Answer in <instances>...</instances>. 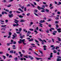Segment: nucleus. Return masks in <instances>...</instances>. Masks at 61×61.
I'll return each mask as SVG.
<instances>
[{
    "label": "nucleus",
    "mask_w": 61,
    "mask_h": 61,
    "mask_svg": "<svg viewBox=\"0 0 61 61\" xmlns=\"http://www.w3.org/2000/svg\"><path fill=\"white\" fill-rule=\"evenodd\" d=\"M18 10H20V11H21V12H24V11H23L21 8H19Z\"/></svg>",
    "instance_id": "13"
},
{
    "label": "nucleus",
    "mask_w": 61,
    "mask_h": 61,
    "mask_svg": "<svg viewBox=\"0 0 61 61\" xmlns=\"http://www.w3.org/2000/svg\"><path fill=\"white\" fill-rule=\"evenodd\" d=\"M57 38L58 39V40L59 41H61V39H60V38L58 37H57Z\"/></svg>",
    "instance_id": "20"
},
{
    "label": "nucleus",
    "mask_w": 61,
    "mask_h": 61,
    "mask_svg": "<svg viewBox=\"0 0 61 61\" xmlns=\"http://www.w3.org/2000/svg\"><path fill=\"white\" fill-rule=\"evenodd\" d=\"M10 53H12V54H13L14 53V51L13 50L10 51Z\"/></svg>",
    "instance_id": "12"
},
{
    "label": "nucleus",
    "mask_w": 61,
    "mask_h": 61,
    "mask_svg": "<svg viewBox=\"0 0 61 61\" xmlns=\"http://www.w3.org/2000/svg\"><path fill=\"white\" fill-rule=\"evenodd\" d=\"M59 19V18L57 17H56L55 18V19Z\"/></svg>",
    "instance_id": "59"
},
{
    "label": "nucleus",
    "mask_w": 61,
    "mask_h": 61,
    "mask_svg": "<svg viewBox=\"0 0 61 61\" xmlns=\"http://www.w3.org/2000/svg\"><path fill=\"white\" fill-rule=\"evenodd\" d=\"M46 32L47 33H49V30H46Z\"/></svg>",
    "instance_id": "24"
},
{
    "label": "nucleus",
    "mask_w": 61,
    "mask_h": 61,
    "mask_svg": "<svg viewBox=\"0 0 61 61\" xmlns=\"http://www.w3.org/2000/svg\"><path fill=\"white\" fill-rule=\"evenodd\" d=\"M20 38H21V39H23V36H20Z\"/></svg>",
    "instance_id": "44"
},
{
    "label": "nucleus",
    "mask_w": 61,
    "mask_h": 61,
    "mask_svg": "<svg viewBox=\"0 0 61 61\" xmlns=\"http://www.w3.org/2000/svg\"><path fill=\"white\" fill-rule=\"evenodd\" d=\"M61 29L60 28L57 29V31H58V33H60L61 32Z\"/></svg>",
    "instance_id": "7"
},
{
    "label": "nucleus",
    "mask_w": 61,
    "mask_h": 61,
    "mask_svg": "<svg viewBox=\"0 0 61 61\" xmlns=\"http://www.w3.org/2000/svg\"><path fill=\"white\" fill-rule=\"evenodd\" d=\"M26 15L27 16H29V15H30V13H28Z\"/></svg>",
    "instance_id": "46"
},
{
    "label": "nucleus",
    "mask_w": 61,
    "mask_h": 61,
    "mask_svg": "<svg viewBox=\"0 0 61 61\" xmlns=\"http://www.w3.org/2000/svg\"><path fill=\"white\" fill-rule=\"evenodd\" d=\"M38 39H39V41H42L43 42L44 41L46 43V41L45 40H43V41H42V40H41V39L39 38H38Z\"/></svg>",
    "instance_id": "3"
},
{
    "label": "nucleus",
    "mask_w": 61,
    "mask_h": 61,
    "mask_svg": "<svg viewBox=\"0 0 61 61\" xmlns=\"http://www.w3.org/2000/svg\"><path fill=\"white\" fill-rule=\"evenodd\" d=\"M39 51L41 53V54H43V52L42 51L39 50Z\"/></svg>",
    "instance_id": "27"
},
{
    "label": "nucleus",
    "mask_w": 61,
    "mask_h": 61,
    "mask_svg": "<svg viewBox=\"0 0 61 61\" xmlns=\"http://www.w3.org/2000/svg\"><path fill=\"white\" fill-rule=\"evenodd\" d=\"M51 19H48V20H47V21H51Z\"/></svg>",
    "instance_id": "29"
},
{
    "label": "nucleus",
    "mask_w": 61,
    "mask_h": 61,
    "mask_svg": "<svg viewBox=\"0 0 61 61\" xmlns=\"http://www.w3.org/2000/svg\"><path fill=\"white\" fill-rule=\"evenodd\" d=\"M5 11H6V12H9V10L7 9L5 10Z\"/></svg>",
    "instance_id": "39"
},
{
    "label": "nucleus",
    "mask_w": 61,
    "mask_h": 61,
    "mask_svg": "<svg viewBox=\"0 0 61 61\" xmlns=\"http://www.w3.org/2000/svg\"><path fill=\"white\" fill-rule=\"evenodd\" d=\"M12 11H10V12H9V13L10 14H12Z\"/></svg>",
    "instance_id": "43"
},
{
    "label": "nucleus",
    "mask_w": 61,
    "mask_h": 61,
    "mask_svg": "<svg viewBox=\"0 0 61 61\" xmlns=\"http://www.w3.org/2000/svg\"><path fill=\"white\" fill-rule=\"evenodd\" d=\"M10 43H7V46H10Z\"/></svg>",
    "instance_id": "38"
},
{
    "label": "nucleus",
    "mask_w": 61,
    "mask_h": 61,
    "mask_svg": "<svg viewBox=\"0 0 61 61\" xmlns=\"http://www.w3.org/2000/svg\"><path fill=\"white\" fill-rule=\"evenodd\" d=\"M52 6V4H50V6H49V7H51V6Z\"/></svg>",
    "instance_id": "55"
},
{
    "label": "nucleus",
    "mask_w": 61,
    "mask_h": 61,
    "mask_svg": "<svg viewBox=\"0 0 61 61\" xmlns=\"http://www.w3.org/2000/svg\"><path fill=\"white\" fill-rule=\"evenodd\" d=\"M56 33H57V31H54L53 33V35H56Z\"/></svg>",
    "instance_id": "8"
},
{
    "label": "nucleus",
    "mask_w": 61,
    "mask_h": 61,
    "mask_svg": "<svg viewBox=\"0 0 61 61\" xmlns=\"http://www.w3.org/2000/svg\"><path fill=\"white\" fill-rule=\"evenodd\" d=\"M13 44H16V41H14Z\"/></svg>",
    "instance_id": "52"
},
{
    "label": "nucleus",
    "mask_w": 61,
    "mask_h": 61,
    "mask_svg": "<svg viewBox=\"0 0 61 61\" xmlns=\"http://www.w3.org/2000/svg\"><path fill=\"white\" fill-rule=\"evenodd\" d=\"M46 47H47V46H46V45H44L43 46V48H46Z\"/></svg>",
    "instance_id": "34"
},
{
    "label": "nucleus",
    "mask_w": 61,
    "mask_h": 61,
    "mask_svg": "<svg viewBox=\"0 0 61 61\" xmlns=\"http://www.w3.org/2000/svg\"><path fill=\"white\" fill-rule=\"evenodd\" d=\"M34 53L37 56H38V54H37V53L36 52H34Z\"/></svg>",
    "instance_id": "47"
},
{
    "label": "nucleus",
    "mask_w": 61,
    "mask_h": 61,
    "mask_svg": "<svg viewBox=\"0 0 61 61\" xmlns=\"http://www.w3.org/2000/svg\"><path fill=\"white\" fill-rule=\"evenodd\" d=\"M36 59H37V60H39V59H42V58H36Z\"/></svg>",
    "instance_id": "16"
},
{
    "label": "nucleus",
    "mask_w": 61,
    "mask_h": 61,
    "mask_svg": "<svg viewBox=\"0 0 61 61\" xmlns=\"http://www.w3.org/2000/svg\"><path fill=\"white\" fill-rule=\"evenodd\" d=\"M16 12L17 13H20V12H19V11H16Z\"/></svg>",
    "instance_id": "58"
},
{
    "label": "nucleus",
    "mask_w": 61,
    "mask_h": 61,
    "mask_svg": "<svg viewBox=\"0 0 61 61\" xmlns=\"http://www.w3.org/2000/svg\"><path fill=\"white\" fill-rule=\"evenodd\" d=\"M20 56L21 57H22V56H23V54H21L20 55Z\"/></svg>",
    "instance_id": "61"
},
{
    "label": "nucleus",
    "mask_w": 61,
    "mask_h": 61,
    "mask_svg": "<svg viewBox=\"0 0 61 61\" xmlns=\"http://www.w3.org/2000/svg\"><path fill=\"white\" fill-rule=\"evenodd\" d=\"M1 32L2 34H5V32L4 31H1Z\"/></svg>",
    "instance_id": "49"
},
{
    "label": "nucleus",
    "mask_w": 61,
    "mask_h": 61,
    "mask_svg": "<svg viewBox=\"0 0 61 61\" xmlns=\"http://www.w3.org/2000/svg\"><path fill=\"white\" fill-rule=\"evenodd\" d=\"M20 60L21 61L23 60H24V58H21L20 59Z\"/></svg>",
    "instance_id": "64"
},
{
    "label": "nucleus",
    "mask_w": 61,
    "mask_h": 61,
    "mask_svg": "<svg viewBox=\"0 0 61 61\" xmlns=\"http://www.w3.org/2000/svg\"><path fill=\"white\" fill-rule=\"evenodd\" d=\"M12 35V33L11 32H9V35L11 36Z\"/></svg>",
    "instance_id": "19"
},
{
    "label": "nucleus",
    "mask_w": 61,
    "mask_h": 61,
    "mask_svg": "<svg viewBox=\"0 0 61 61\" xmlns=\"http://www.w3.org/2000/svg\"><path fill=\"white\" fill-rule=\"evenodd\" d=\"M14 59L15 61H17V57H16V58H14Z\"/></svg>",
    "instance_id": "21"
},
{
    "label": "nucleus",
    "mask_w": 61,
    "mask_h": 61,
    "mask_svg": "<svg viewBox=\"0 0 61 61\" xmlns=\"http://www.w3.org/2000/svg\"><path fill=\"white\" fill-rule=\"evenodd\" d=\"M9 58H12V57L11 55H10L9 56Z\"/></svg>",
    "instance_id": "28"
},
{
    "label": "nucleus",
    "mask_w": 61,
    "mask_h": 61,
    "mask_svg": "<svg viewBox=\"0 0 61 61\" xmlns=\"http://www.w3.org/2000/svg\"><path fill=\"white\" fill-rule=\"evenodd\" d=\"M37 8L39 10H41V8L39 6H38L37 7Z\"/></svg>",
    "instance_id": "22"
},
{
    "label": "nucleus",
    "mask_w": 61,
    "mask_h": 61,
    "mask_svg": "<svg viewBox=\"0 0 61 61\" xmlns=\"http://www.w3.org/2000/svg\"><path fill=\"white\" fill-rule=\"evenodd\" d=\"M41 12H45V11L43 10H42L41 11Z\"/></svg>",
    "instance_id": "60"
},
{
    "label": "nucleus",
    "mask_w": 61,
    "mask_h": 61,
    "mask_svg": "<svg viewBox=\"0 0 61 61\" xmlns=\"http://www.w3.org/2000/svg\"><path fill=\"white\" fill-rule=\"evenodd\" d=\"M46 10L47 12H49V10L47 9H46Z\"/></svg>",
    "instance_id": "51"
},
{
    "label": "nucleus",
    "mask_w": 61,
    "mask_h": 61,
    "mask_svg": "<svg viewBox=\"0 0 61 61\" xmlns=\"http://www.w3.org/2000/svg\"><path fill=\"white\" fill-rule=\"evenodd\" d=\"M35 40V41L37 43H39V42L38 41H37V40Z\"/></svg>",
    "instance_id": "37"
},
{
    "label": "nucleus",
    "mask_w": 61,
    "mask_h": 61,
    "mask_svg": "<svg viewBox=\"0 0 61 61\" xmlns=\"http://www.w3.org/2000/svg\"><path fill=\"white\" fill-rule=\"evenodd\" d=\"M15 21L14 22L15 23H16V24H18L17 23L19 22V21H18V20H17L16 19H15Z\"/></svg>",
    "instance_id": "6"
},
{
    "label": "nucleus",
    "mask_w": 61,
    "mask_h": 61,
    "mask_svg": "<svg viewBox=\"0 0 61 61\" xmlns=\"http://www.w3.org/2000/svg\"><path fill=\"white\" fill-rule=\"evenodd\" d=\"M24 6L23 5V6H21V9H23L24 8Z\"/></svg>",
    "instance_id": "32"
},
{
    "label": "nucleus",
    "mask_w": 61,
    "mask_h": 61,
    "mask_svg": "<svg viewBox=\"0 0 61 61\" xmlns=\"http://www.w3.org/2000/svg\"><path fill=\"white\" fill-rule=\"evenodd\" d=\"M53 52H54V53H56L57 52L55 50H54Z\"/></svg>",
    "instance_id": "33"
},
{
    "label": "nucleus",
    "mask_w": 61,
    "mask_h": 61,
    "mask_svg": "<svg viewBox=\"0 0 61 61\" xmlns=\"http://www.w3.org/2000/svg\"><path fill=\"white\" fill-rule=\"evenodd\" d=\"M31 33V32L29 31H28L27 32V34H30Z\"/></svg>",
    "instance_id": "17"
},
{
    "label": "nucleus",
    "mask_w": 61,
    "mask_h": 61,
    "mask_svg": "<svg viewBox=\"0 0 61 61\" xmlns=\"http://www.w3.org/2000/svg\"><path fill=\"white\" fill-rule=\"evenodd\" d=\"M23 32H25V33H27V31L26 29L23 30Z\"/></svg>",
    "instance_id": "15"
},
{
    "label": "nucleus",
    "mask_w": 61,
    "mask_h": 61,
    "mask_svg": "<svg viewBox=\"0 0 61 61\" xmlns=\"http://www.w3.org/2000/svg\"><path fill=\"white\" fill-rule=\"evenodd\" d=\"M10 41L11 42L10 43V44H13V42H14V41L13 40H11Z\"/></svg>",
    "instance_id": "11"
},
{
    "label": "nucleus",
    "mask_w": 61,
    "mask_h": 61,
    "mask_svg": "<svg viewBox=\"0 0 61 61\" xmlns=\"http://www.w3.org/2000/svg\"><path fill=\"white\" fill-rule=\"evenodd\" d=\"M29 57L30 58V60H33V59H34V58H33V57L31 56H29Z\"/></svg>",
    "instance_id": "9"
},
{
    "label": "nucleus",
    "mask_w": 61,
    "mask_h": 61,
    "mask_svg": "<svg viewBox=\"0 0 61 61\" xmlns=\"http://www.w3.org/2000/svg\"><path fill=\"white\" fill-rule=\"evenodd\" d=\"M22 30V28H20L19 29V32H21V31Z\"/></svg>",
    "instance_id": "36"
},
{
    "label": "nucleus",
    "mask_w": 61,
    "mask_h": 61,
    "mask_svg": "<svg viewBox=\"0 0 61 61\" xmlns=\"http://www.w3.org/2000/svg\"><path fill=\"white\" fill-rule=\"evenodd\" d=\"M26 20H20V22H21L22 23H23V22H25Z\"/></svg>",
    "instance_id": "10"
},
{
    "label": "nucleus",
    "mask_w": 61,
    "mask_h": 61,
    "mask_svg": "<svg viewBox=\"0 0 61 61\" xmlns=\"http://www.w3.org/2000/svg\"><path fill=\"white\" fill-rule=\"evenodd\" d=\"M39 24L40 25V26L41 27H43V26L42 25H43V24H42L41 23H39Z\"/></svg>",
    "instance_id": "18"
},
{
    "label": "nucleus",
    "mask_w": 61,
    "mask_h": 61,
    "mask_svg": "<svg viewBox=\"0 0 61 61\" xmlns=\"http://www.w3.org/2000/svg\"><path fill=\"white\" fill-rule=\"evenodd\" d=\"M34 41V39L33 38H32L31 39L29 40V41Z\"/></svg>",
    "instance_id": "14"
},
{
    "label": "nucleus",
    "mask_w": 61,
    "mask_h": 61,
    "mask_svg": "<svg viewBox=\"0 0 61 61\" xmlns=\"http://www.w3.org/2000/svg\"><path fill=\"white\" fill-rule=\"evenodd\" d=\"M13 26H17L19 25V24L18 23L16 24H14L13 25Z\"/></svg>",
    "instance_id": "5"
},
{
    "label": "nucleus",
    "mask_w": 61,
    "mask_h": 61,
    "mask_svg": "<svg viewBox=\"0 0 61 61\" xmlns=\"http://www.w3.org/2000/svg\"><path fill=\"white\" fill-rule=\"evenodd\" d=\"M9 16L10 18H11V17H13L14 15L13 14H9Z\"/></svg>",
    "instance_id": "2"
},
{
    "label": "nucleus",
    "mask_w": 61,
    "mask_h": 61,
    "mask_svg": "<svg viewBox=\"0 0 61 61\" xmlns=\"http://www.w3.org/2000/svg\"><path fill=\"white\" fill-rule=\"evenodd\" d=\"M57 58H61V57L60 56H57Z\"/></svg>",
    "instance_id": "53"
},
{
    "label": "nucleus",
    "mask_w": 61,
    "mask_h": 61,
    "mask_svg": "<svg viewBox=\"0 0 61 61\" xmlns=\"http://www.w3.org/2000/svg\"><path fill=\"white\" fill-rule=\"evenodd\" d=\"M25 41V39H24L23 40H22L21 39H20V41H18V43L19 44H21L22 43V42H23V41Z\"/></svg>",
    "instance_id": "1"
},
{
    "label": "nucleus",
    "mask_w": 61,
    "mask_h": 61,
    "mask_svg": "<svg viewBox=\"0 0 61 61\" xmlns=\"http://www.w3.org/2000/svg\"><path fill=\"white\" fill-rule=\"evenodd\" d=\"M31 5L33 7H36V6H35L34 5H33L32 4H31Z\"/></svg>",
    "instance_id": "35"
},
{
    "label": "nucleus",
    "mask_w": 61,
    "mask_h": 61,
    "mask_svg": "<svg viewBox=\"0 0 61 61\" xmlns=\"http://www.w3.org/2000/svg\"><path fill=\"white\" fill-rule=\"evenodd\" d=\"M19 16L20 18H23V16H22L21 15H19Z\"/></svg>",
    "instance_id": "26"
},
{
    "label": "nucleus",
    "mask_w": 61,
    "mask_h": 61,
    "mask_svg": "<svg viewBox=\"0 0 61 61\" xmlns=\"http://www.w3.org/2000/svg\"><path fill=\"white\" fill-rule=\"evenodd\" d=\"M45 21L44 20H41L39 21L40 23L41 24V23H44L45 22Z\"/></svg>",
    "instance_id": "4"
},
{
    "label": "nucleus",
    "mask_w": 61,
    "mask_h": 61,
    "mask_svg": "<svg viewBox=\"0 0 61 61\" xmlns=\"http://www.w3.org/2000/svg\"><path fill=\"white\" fill-rule=\"evenodd\" d=\"M11 6V5L10 4L9 5H8L7 6V7H10Z\"/></svg>",
    "instance_id": "42"
},
{
    "label": "nucleus",
    "mask_w": 61,
    "mask_h": 61,
    "mask_svg": "<svg viewBox=\"0 0 61 61\" xmlns=\"http://www.w3.org/2000/svg\"><path fill=\"white\" fill-rule=\"evenodd\" d=\"M59 22L57 21H55V24H58Z\"/></svg>",
    "instance_id": "40"
},
{
    "label": "nucleus",
    "mask_w": 61,
    "mask_h": 61,
    "mask_svg": "<svg viewBox=\"0 0 61 61\" xmlns=\"http://www.w3.org/2000/svg\"><path fill=\"white\" fill-rule=\"evenodd\" d=\"M42 7H43V8H45V6L44 5H43Z\"/></svg>",
    "instance_id": "62"
},
{
    "label": "nucleus",
    "mask_w": 61,
    "mask_h": 61,
    "mask_svg": "<svg viewBox=\"0 0 61 61\" xmlns=\"http://www.w3.org/2000/svg\"><path fill=\"white\" fill-rule=\"evenodd\" d=\"M3 54V52L2 51L0 52V54Z\"/></svg>",
    "instance_id": "54"
},
{
    "label": "nucleus",
    "mask_w": 61,
    "mask_h": 61,
    "mask_svg": "<svg viewBox=\"0 0 61 61\" xmlns=\"http://www.w3.org/2000/svg\"><path fill=\"white\" fill-rule=\"evenodd\" d=\"M22 42L23 43V44L24 45H25L26 44V43H24L25 41H23Z\"/></svg>",
    "instance_id": "30"
},
{
    "label": "nucleus",
    "mask_w": 61,
    "mask_h": 61,
    "mask_svg": "<svg viewBox=\"0 0 61 61\" xmlns=\"http://www.w3.org/2000/svg\"><path fill=\"white\" fill-rule=\"evenodd\" d=\"M52 50H55V47H54L53 48L51 49Z\"/></svg>",
    "instance_id": "31"
},
{
    "label": "nucleus",
    "mask_w": 61,
    "mask_h": 61,
    "mask_svg": "<svg viewBox=\"0 0 61 61\" xmlns=\"http://www.w3.org/2000/svg\"><path fill=\"white\" fill-rule=\"evenodd\" d=\"M34 31V32H35V33H35V35H36V34L38 33V32H37V31H36V30H35Z\"/></svg>",
    "instance_id": "23"
},
{
    "label": "nucleus",
    "mask_w": 61,
    "mask_h": 61,
    "mask_svg": "<svg viewBox=\"0 0 61 61\" xmlns=\"http://www.w3.org/2000/svg\"><path fill=\"white\" fill-rule=\"evenodd\" d=\"M60 13H61L60 12H59V11H58L57 12V14H59V15L60 14Z\"/></svg>",
    "instance_id": "45"
},
{
    "label": "nucleus",
    "mask_w": 61,
    "mask_h": 61,
    "mask_svg": "<svg viewBox=\"0 0 61 61\" xmlns=\"http://www.w3.org/2000/svg\"><path fill=\"white\" fill-rule=\"evenodd\" d=\"M57 61H59V59L57 58Z\"/></svg>",
    "instance_id": "63"
},
{
    "label": "nucleus",
    "mask_w": 61,
    "mask_h": 61,
    "mask_svg": "<svg viewBox=\"0 0 61 61\" xmlns=\"http://www.w3.org/2000/svg\"><path fill=\"white\" fill-rule=\"evenodd\" d=\"M56 27L57 28H58V24H56Z\"/></svg>",
    "instance_id": "48"
},
{
    "label": "nucleus",
    "mask_w": 61,
    "mask_h": 61,
    "mask_svg": "<svg viewBox=\"0 0 61 61\" xmlns=\"http://www.w3.org/2000/svg\"><path fill=\"white\" fill-rule=\"evenodd\" d=\"M30 25H33V22H31L30 23Z\"/></svg>",
    "instance_id": "57"
},
{
    "label": "nucleus",
    "mask_w": 61,
    "mask_h": 61,
    "mask_svg": "<svg viewBox=\"0 0 61 61\" xmlns=\"http://www.w3.org/2000/svg\"><path fill=\"white\" fill-rule=\"evenodd\" d=\"M29 30H30V31H34V30L33 29H29Z\"/></svg>",
    "instance_id": "41"
},
{
    "label": "nucleus",
    "mask_w": 61,
    "mask_h": 61,
    "mask_svg": "<svg viewBox=\"0 0 61 61\" xmlns=\"http://www.w3.org/2000/svg\"><path fill=\"white\" fill-rule=\"evenodd\" d=\"M24 11H26V8H24Z\"/></svg>",
    "instance_id": "50"
},
{
    "label": "nucleus",
    "mask_w": 61,
    "mask_h": 61,
    "mask_svg": "<svg viewBox=\"0 0 61 61\" xmlns=\"http://www.w3.org/2000/svg\"><path fill=\"white\" fill-rule=\"evenodd\" d=\"M34 14H35V15H37V16H38V15H37V14L36 13H34Z\"/></svg>",
    "instance_id": "56"
},
{
    "label": "nucleus",
    "mask_w": 61,
    "mask_h": 61,
    "mask_svg": "<svg viewBox=\"0 0 61 61\" xmlns=\"http://www.w3.org/2000/svg\"><path fill=\"white\" fill-rule=\"evenodd\" d=\"M6 26V25H1V27H5V26Z\"/></svg>",
    "instance_id": "25"
}]
</instances>
